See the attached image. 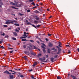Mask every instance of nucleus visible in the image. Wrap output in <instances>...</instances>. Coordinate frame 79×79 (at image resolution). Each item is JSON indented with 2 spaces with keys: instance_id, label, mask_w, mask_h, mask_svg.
Here are the masks:
<instances>
[{
  "instance_id": "obj_63",
  "label": "nucleus",
  "mask_w": 79,
  "mask_h": 79,
  "mask_svg": "<svg viewBox=\"0 0 79 79\" xmlns=\"http://www.w3.org/2000/svg\"><path fill=\"white\" fill-rule=\"evenodd\" d=\"M23 47L24 48H26V45H24Z\"/></svg>"
},
{
  "instance_id": "obj_14",
  "label": "nucleus",
  "mask_w": 79,
  "mask_h": 79,
  "mask_svg": "<svg viewBox=\"0 0 79 79\" xmlns=\"http://www.w3.org/2000/svg\"><path fill=\"white\" fill-rule=\"evenodd\" d=\"M48 53H50V49L48 48Z\"/></svg>"
},
{
  "instance_id": "obj_61",
  "label": "nucleus",
  "mask_w": 79,
  "mask_h": 79,
  "mask_svg": "<svg viewBox=\"0 0 79 79\" xmlns=\"http://www.w3.org/2000/svg\"><path fill=\"white\" fill-rule=\"evenodd\" d=\"M56 48H58H58H60V47H58V46H56Z\"/></svg>"
},
{
  "instance_id": "obj_27",
  "label": "nucleus",
  "mask_w": 79,
  "mask_h": 79,
  "mask_svg": "<svg viewBox=\"0 0 79 79\" xmlns=\"http://www.w3.org/2000/svg\"><path fill=\"white\" fill-rule=\"evenodd\" d=\"M43 51L44 53H45L46 52V51L45 50V49H43Z\"/></svg>"
},
{
  "instance_id": "obj_56",
  "label": "nucleus",
  "mask_w": 79,
  "mask_h": 79,
  "mask_svg": "<svg viewBox=\"0 0 79 79\" xmlns=\"http://www.w3.org/2000/svg\"><path fill=\"white\" fill-rule=\"evenodd\" d=\"M38 39L40 40V41H41V42H43V41H42V40H41V39H40V38H38Z\"/></svg>"
},
{
  "instance_id": "obj_48",
  "label": "nucleus",
  "mask_w": 79,
  "mask_h": 79,
  "mask_svg": "<svg viewBox=\"0 0 79 79\" xmlns=\"http://www.w3.org/2000/svg\"><path fill=\"white\" fill-rule=\"evenodd\" d=\"M40 25H37L36 26V27H40Z\"/></svg>"
},
{
  "instance_id": "obj_13",
  "label": "nucleus",
  "mask_w": 79,
  "mask_h": 79,
  "mask_svg": "<svg viewBox=\"0 0 79 79\" xmlns=\"http://www.w3.org/2000/svg\"><path fill=\"white\" fill-rule=\"evenodd\" d=\"M39 11H43V9H42V7H41L39 9Z\"/></svg>"
},
{
  "instance_id": "obj_31",
  "label": "nucleus",
  "mask_w": 79,
  "mask_h": 79,
  "mask_svg": "<svg viewBox=\"0 0 79 79\" xmlns=\"http://www.w3.org/2000/svg\"><path fill=\"white\" fill-rule=\"evenodd\" d=\"M15 31L17 32H19V31L18 29H15Z\"/></svg>"
},
{
  "instance_id": "obj_26",
  "label": "nucleus",
  "mask_w": 79,
  "mask_h": 79,
  "mask_svg": "<svg viewBox=\"0 0 79 79\" xmlns=\"http://www.w3.org/2000/svg\"><path fill=\"white\" fill-rule=\"evenodd\" d=\"M21 4H18L17 5V6H18V7H21Z\"/></svg>"
},
{
  "instance_id": "obj_10",
  "label": "nucleus",
  "mask_w": 79,
  "mask_h": 79,
  "mask_svg": "<svg viewBox=\"0 0 79 79\" xmlns=\"http://www.w3.org/2000/svg\"><path fill=\"white\" fill-rule=\"evenodd\" d=\"M13 34H14V36H15V35L16 37L18 36V34H17V33H16V32H13Z\"/></svg>"
},
{
  "instance_id": "obj_24",
  "label": "nucleus",
  "mask_w": 79,
  "mask_h": 79,
  "mask_svg": "<svg viewBox=\"0 0 79 79\" xmlns=\"http://www.w3.org/2000/svg\"><path fill=\"white\" fill-rule=\"evenodd\" d=\"M9 71H11V72H13V73H16V72L13 71V70H9Z\"/></svg>"
},
{
  "instance_id": "obj_35",
  "label": "nucleus",
  "mask_w": 79,
  "mask_h": 79,
  "mask_svg": "<svg viewBox=\"0 0 79 79\" xmlns=\"http://www.w3.org/2000/svg\"><path fill=\"white\" fill-rule=\"evenodd\" d=\"M58 55H56L55 56H54V58H56L57 57H58Z\"/></svg>"
},
{
  "instance_id": "obj_28",
  "label": "nucleus",
  "mask_w": 79,
  "mask_h": 79,
  "mask_svg": "<svg viewBox=\"0 0 79 79\" xmlns=\"http://www.w3.org/2000/svg\"><path fill=\"white\" fill-rule=\"evenodd\" d=\"M8 21H11V22L12 21V22H15V23H17V22L16 21H15V20H13L12 21H11L10 20H9Z\"/></svg>"
},
{
  "instance_id": "obj_51",
  "label": "nucleus",
  "mask_w": 79,
  "mask_h": 79,
  "mask_svg": "<svg viewBox=\"0 0 79 79\" xmlns=\"http://www.w3.org/2000/svg\"><path fill=\"white\" fill-rule=\"evenodd\" d=\"M8 49H9L10 50H13V48H8Z\"/></svg>"
},
{
  "instance_id": "obj_44",
  "label": "nucleus",
  "mask_w": 79,
  "mask_h": 79,
  "mask_svg": "<svg viewBox=\"0 0 79 79\" xmlns=\"http://www.w3.org/2000/svg\"><path fill=\"white\" fill-rule=\"evenodd\" d=\"M3 26L4 27H8V26H7V25H4Z\"/></svg>"
},
{
  "instance_id": "obj_43",
  "label": "nucleus",
  "mask_w": 79,
  "mask_h": 79,
  "mask_svg": "<svg viewBox=\"0 0 79 79\" xmlns=\"http://www.w3.org/2000/svg\"><path fill=\"white\" fill-rule=\"evenodd\" d=\"M48 36H51V35H52V34H50L49 33H48Z\"/></svg>"
},
{
  "instance_id": "obj_2",
  "label": "nucleus",
  "mask_w": 79,
  "mask_h": 79,
  "mask_svg": "<svg viewBox=\"0 0 79 79\" xmlns=\"http://www.w3.org/2000/svg\"><path fill=\"white\" fill-rule=\"evenodd\" d=\"M26 23L27 24H28V25H29V24H30V25H31V26H33L35 28H37V27L35 26V25L31 24V23L30 22H27Z\"/></svg>"
},
{
  "instance_id": "obj_19",
  "label": "nucleus",
  "mask_w": 79,
  "mask_h": 79,
  "mask_svg": "<svg viewBox=\"0 0 79 79\" xmlns=\"http://www.w3.org/2000/svg\"><path fill=\"white\" fill-rule=\"evenodd\" d=\"M12 8H14V9H15V10H18V8H16L14 6H12Z\"/></svg>"
},
{
  "instance_id": "obj_8",
  "label": "nucleus",
  "mask_w": 79,
  "mask_h": 79,
  "mask_svg": "<svg viewBox=\"0 0 79 79\" xmlns=\"http://www.w3.org/2000/svg\"><path fill=\"white\" fill-rule=\"evenodd\" d=\"M71 77H72L73 79H77V78H76V76L73 75H71Z\"/></svg>"
},
{
  "instance_id": "obj_42",
  "label": "nucleus",
  "mask_w": 79,
  "mask_h": 79,
  "mask_svg": "<svg viewBox=\"0 0 79 79\" xmlns=\"http://www.w3.org/2000/svg\"><path fill=\"white\" fill-rule=\"evenodd\" d=\"M42 45H43V46H44V47H46V45H45V44H44V43H42Z\"/></svg>"
},
{
  "instance_id": "obj_18",
  "label": "nucleus",
  "mask_w": 79,
  "mask_h": 79,
  "mask_svg": "<svg viewBox=\"0 0 79 79\" xmlns=\"http://www.w3.org/2000/svg\"><path fill=\"white\" fill-rule=\"evenodd\" d=\"M6 24H10V22L6 21Z\"/></svg>"
},
{
  "instance_id": "obj_55",
  "label": "nucleus",
  "mask_w": 79,
  "mask_h": 79,
  "mask_svg": "<svg viewBox=\"0 0 79 79\" xmlns=\"http://www.w3.org/2000/svg\"><path fill=\"white\" fill-rule=\"evenodd\" d=\"M36 42H37V43H38V44H40V42H39V41H37Z\"/></svg>"
},
{
  "instance_id": "obj_36",
  "label": "nucleus",
  "mask_w": 79,
  "mask_h": 79,
  "mask_svg": "<svg viewBox=\"0 0 79 79\" xmlns=\"http://www.w3.org/2000/svg\"><path fill=\"white\" fill-rule=\"evenodd\" d=\"M60 51H58V52L56 53V54H57V55H59V54H60Z\"/></svg>"
},
{
  "instance_id": "obj_7",
  "label": "nucleus",
  "mask_w": 79,
  "mask_h": 79,
  "mask_svg": "<svg viewBox=\"0 0 79 79\" xmlns=\"http://www.w3.org/2000/svg\"><path fill=\"white\" fill-rule=\"evenodd\" d=\"M30 54H31L32 55H33L34 56H35L36 55V54L35 52H33L32 51H31L30 53Z\"/></svg>"
},
{
  "instance_id": "obj_40",
  "label": "nucleus",
  "mask_w": 79,
  "mask_h": 79,
  "mask_svg": "<svg viewBox=\"0 0 79 79\" xmlns=\"http://www.w3.org/2000/svg\"><path fill=\"white\" fill-rule=\"evenodd\" d=\"M24 38H25V37L21 36V37H20V39H24Z\"/></svg>"
},
{
  "instance_id": "obj_22",
  "label": "nucleus",
  "mask_w": 79,
  "mask_h": 79,
  "mask_svg": "<svg viewBox=\"0 0 79 79\" xmlns=\"http://www.w3.org/2000/svg\"><path fill=\"white\" fill-rule=\"evenodd\" d=\"M25 59V60H27V56H25L24 57H23V58H24Z\"/></svg>"
},
{
  "instance_id": "obj_34",
  "label": "nucleus",
  "mask_w": 79,
  "mask_h": 79,
  "mask_svg": "<svg viewBox=\"0 0 79 79\" xmlns=\"http://www.w3.org/2000/svg\"><path fill=\"white\" fill-rule=\"evenodd\" d=\"M35 19H36V20H39V18L36 17Z\"/></svg>"
},
{
  "instance_id": "obj_9",
  "label": "nucleus",
  "mask_w": 79,
  "mask_h": 79,
  "mask_svg": "<svg viewBox=\"0 0 79 79\" xmlns=\"http://www.w3.org/2000/svg\"><path fill=\"white\" fill-rule=\"evenodd\" d=\"M37 62H35L32 65V66L34 67V66H35V65H37Z\"/></svg>"
},
{
  "instance_id": "obj_12",
  "label": "nucleus",
  "mask_w": 79,
  "mask_h": 79,
  "mask_svg": "<svg viewBox=\"0 0 79 79\" xmlns=\"http://www.w3.org/2000/svg\"><path fill=\"white\" fill-rule=\"evenodd\" d=\"M34 12L35 13H40V12L38 11V10H36L34 11Z\"/></svg>"
},
{
  "instance_id": "obj_38",
  "label": "nucleus",
  "mask_w": 79,
  "mask_h": 79,
  "mask_svg": "<svg viewBox=\"0 0 79 79\" xmlns=\"http://www.w3.org/2000/svg\"><path fill=\"white\" fill-rule=\"evenodd\" d=\"M41 47H42V48H44V49H46V48H45V47L43 46L42 45L41 46Z\"/></svg>"
},
{
  "instance_id": "obj_64",
  "label": "nucleus",
  "mask_w": 79,
  "mask_h": 79,
  "mask_svg": "<svg viewBox=\"0 0 79 79\" xmlns=\"http://www.w3.org/2000/svg\"><path fill=\"white\" fill-rule=\"evenodd\" d=\"M10 24H14V22H10Z\"/></svg>"
},
{
  "instance_id": "obj_5",
  "label": "nucleus",
  "mask_w": 79,
  "mask_h": 79,
  "mask_svg": "<svg viewBox=\"0 0 79 79\" xmlns=\"http://www.w3.org/2000/svg\"><path fill=\"white\" fill-rule=\"evenodd\" d=\"M24 53L25 54H26V55L27 56H28V55H29L30 54H31V53H29V52L24 51Z\"/></svg>"
},
{
  "instance_id": "obj_30",
  "label": "nucleus",
  "mask_w": 79,
  "mask_h": 79,
  "mask_svg": "<svg viewBox=\"0 0 79 79\" xmlns=\"http://www.w3.org/2000/svg\"><path fill=\"white\" fill-rule=\"evenodd\" d=\"M31 5H34V6H35V3H34V2H33L32 3H31Z\"/></svg>"
},
{
  "instance_id": "obj_50",
  "label": "nucleus",
  "mask_w": 79,
  "mask_h": 79,
  "mask_svg": "<svg viewBox=\"0 0 79 79\" xmlns=\"http://www.w3.org/2000/svg\"><path fill=\"white\" fill-rule=\"evenodd\" d=\"M17 29H18V30H21V28L19 27L17 28Z\"/></svg>"
},
{
  "instance_id": "obj_23",
  "label": "nucleus",
  "mask_w": 79,
  "mask_h": 79,
  "mask_svg": "<svg viewBox=\"0 0 79 79\" xmlns=\"http://www.w3.org/2000/svg\"><path fill=\"white\" fill-rule=\"evenodd\" d=\"M38 21L37 20H35L34 21V23H36V24H38Z\"/></svg>"
},
{
  "instance_id": "obj_1",
  "label": "nucleus",
  "mask_w": 79,
  "mask_h": 79,
  "mask_svg": "<svg viewBox=\"0 0 79 79\" xmlns=\"http://www.w3.org/2000/svg\"><path fill=\"white\" fill-rule=\"evenodd\" d=\"M4 73L5 74H9V75H10V74H11V73H10L7 70H6L4 71Z\"/></svg>"
},
{
  "instance_id": "obj_32",
  "label": "nucleus",
  "mask_w": 79,
  "mask_h": 79,
  "mask_svg": "<svg viewBox=\"0 0 79 79\" xmlns=\"http://www.w3.org/2000/svg\"><path fill=\"white\" fill-rule=\"evenodd\" d=\"M39 56H42V54H39L37 56V57L39 58Z\"/></svg>"
},
{
  "instance_id": "obj_54",
  "label": "nucleus",
  "mask_w": 79,
  "mask_h": 79,
  "mask_svg": "<svg viewBox=\"0 0 79 79\" xmlns=\"http://www.w3.org/2000/svg\"><path fill=\"white\" fill-rule=\"evenodd\" d=\"M36 8H37V6H35L33 7V9H34H34Z\"/></svg>"
},
{
  "instance_id": "obj_3",
  "label": "nucleus",
  "mask_w": 79,
  "mask_h": 79,
  "mask_svg": "<svg viewBox=\"0 0 79 79\" xmlns=\"http://www.w3.org/2000/svg\"><path fill=\"white\" fill-rule=\"evenodd\" d=\"M39 60H40V61H41L43 62H44L45 60V58L44 57L43 59H42V58H40L39 59Z\"/></svg>"
},
{
  "instance_id": "obj_33",
  "label": "nucleus",
  "mask_w": 79,
  "mask_h": 79,
  "mask_svg": "<svg viewBox=\"0 0 79 79\" xmlns=\"http://www.w3.org/2000/svg\"><path fill=\"white\" fill-rule=\"evenodd\" d=\"M34 49H36V50H37V47H36L35 46H34Z\"/></svg>"
},
{
  "instance_id": "obj_53",
  "label": "nucleus",
  "mask_w": 79,
  "mask_h": 79,
  "mask_svg": "<svg viewBox=\"0 0 79 79\" xmlns=\"http://www.w3.org/2000/svg\"><path fill=\"white\" fill-rule=\"evenodd\" d=\"M30 11H31V10H27V12H28V13L30 12Z\"/></svg>"
},
{
  "instance_id": "obj_58",
  "label": "nucleus",
  "mask_w": 79,
  "mask_h": 79,
  "mask_svg": "<svg viewBox=\"0 0 79 79\" xmlns=\"http://www.w3.org/2000/svg\"><path fill=\"white\" fill-rule=\"evenodd\" d=\"M0 5H3V2H0Z\"/></svg>"
},
{
  "instance_id": "obj_59",
  "label": "nucleus",
  "mask_w": 79,
  "mask_h": 79,
  "mask_svg": "<svg viewBox=\"0 0 79 79\" xmlns=\"http://www.w3.org/2000/svg\"><path fill=\"white\" fill-rule=\"evenodd\" d=\"M66 47H70V46H69V45H66Z\"/></svg>"
},
{
  "instance_id": "obj_46",
  "label": "nucleus",
  "mask_w": 79,
  "mask_h": 79,
  "mask_svg": "<svg viewBox=\"0 0 79 79\" xmlns=\"http://www.w3.org/2000/svg\"><path fill=\"white\" fill-rule=\"evenodd\" d=\"M1 48H2V49H3L4 48V47H3V46H1Z\"/></svg>"
},
{
  "instance_id": "obj_52",
  "label": "nucleus",
  "mask_w": 79,
  "mask_h": 79,
  "mask_svg": "<svg viewBox=\"0 0 79 79\" xmlns=\"http://www.w3.org/2000/svg\"><path fill=\"white\" fill-rule=\"evenodd\" d=\"M13 52V50L11 51L10 52V53H12Z\"/></svg>"
},
{
  "instance_id": "obj_45",
  "label": "nucleus",
  "mask_w": 79,
  "mask_h": 79,
  "mask_svg": "<svg viewBox=\"0 0 79 79\" xmlns=\"http://www.w3.org/2000/svg\"><path fill=\"white\" fill-rule=\"evenodd\" d=\"M20 77H24V76H23V75H20Z\"/></svg>"
},
{
  "instance_id": "obj_57",
  "label": "nucleus",
  "mask_w": 79,
  "mask_h": 79,
  "mask_svg": "<svg viewBox=\"0 0 79 79\" xmlns=\"http://www.w3.org/2000/svg\"><path fill=\"white\" fill-rule=\"evenodd\" d=\"M59 45H61V42H59Z\"/></svg>"
},
{
  "instance_id": "obj_15",
  "label": "nucleus",
  "mask_w": 79,
  "mask_h": 79,
  "mask_svg": "<svg viewBox=\"0 0 79 79\" xmlns=\"http://www.w3.org/2000/svg\"><path fill=\"white\" fill-rule=\"evenodd\" d=\"M54 60V58H53V57L51 59V61L52 62H54V61H53Z\"/></svg>"
},
{
  "instance_id": "obj_62",
  "label": "nucleus",
  "mask_w": 79,
  "mask_h": 79,
  "mask_svg": "<svg viewBox=\"0 0 79 79\" xmlns=\"http://www.w3.org/2000/svg\"><path fill=\"white\" fill-rule=\"evenodd\" d=\"M29 1L30 2H33V0H29Z\"/></svg>"
},
{
  "instance_id": "obj_49",
  "label": "nucleus",
  "mask_w": 79,
  "mask_h": 79,
  "mask_svg": "<svg viewBox=\"0 0 79 79\" xmlns=\"http://www.w3.org/2000/svg\"><path fill=\"white\" fill-rule=\"evenodd\" d=\"M31 78L34 79V76H33V75H32L31 77Z\"/></svg>"
},
{
  "instance_id": "obj_17",
  "label": "nucleus",
  "mask_w": 79,
  "mask_h": 79,
  "mask_svg": "<svg viewBox=\"0 0 79 79\" xmlns=\"http://www.w3.org/2000/svg\"><path fill=\"white\" fill-rule=\"evenodd\" d=\"M14 25L16 26H19V24L18 23H14Z\"/></svg>"
},
{
  "instance_id": "obj_29",
  "label": "nucleus",
  "mask_w": 79,
  "mask_h": 79,
  "mask_svg": "<svg viewBox=\"0 0 79 79\" xmlns=\"http://www.w3.org/2000/svg\"><path fill=\"white\" fill-rule=\"evenodd\" d=\"M61 77H59V76H58L57 77V79H61Z\"/></svg>"
},
{
  "instance_id": "obj_20",
  "label": "nucleus",
  "mask_w": 79,
  "mask_h": 79,
  "mask_svg": "<svg viewBox=\"0 0 79 79\" xmlns=\"http://www.w3.org/2000/svg\"><path fill=\"white\" fill-rule=\"evenodd\" d=\"M26 32H24V35H23V37H25V36H26Z\"/></svg>"
},
{
  "instance_id": "obj_25",
  "label": "nucleus",
  "mask_w": 79,
  "mask_h": 79,
  "mask_svg": "<svg viewBox=\"0 0 79 79\" xmlns=\"http://www.w3.org/2000/svg\"><path fill=\"white\" fill-rule=\"evenodd\" d=\"M12 39L13 40H16V38L14 37H13L12 38Z\"/></svg>"
},
{
  "instance_id": "obj_47",
  "label": "nucleus",
  "mask_w": 79,
  "mask_h": 79,
  "mask_svg": "<svg viewBox=\"0 0 79 79\" xmlns=\"http://www.w3.org/2000/svg\"><path fill=\"white\" fill-rule=\"evenodd\" d=\"M46 58H48V55H46V56L45 57Z\"/></svg>"
},
{
  "instance_id": "obj_60",
  "label": "nucleus",
  "mask_w": 79,
  "mask_h": 79,
  "mask_svg": "<svg viewBox=\"0 0 79 79\" xmlns=\"http://www.w3.org/2000/svg\"><path fill=\"white\" fill-rule=\"evenodd\" d=\"M45 40H46V41H48V39H47V38L45 39Z\"/></svg>"
},
{
  "instance_id": "obj_6",
  "label": "nucleus",
  "mask_w": 79,
  "mask_h": 79,
  "mask_svg": "<svg viewBox=\"0 0 79 79\" xmlns=\"http://www.w3.org/2000/svg\"><path fill=\"white\" fill-rule=\"evenodd\" d=\"M32 45H29V46L27 47V50H29L31 48H32Z\"/></svg>"
},
{
  "instance_id": "obj_39",
  "label": "nucleus",
  "mask_w": 79,
  "mask_h": 79,
  "mask_svg": "<svg viewBox=\"0 0 79 79\" xmlns=\"http://www.w3.org/2000/svg\"><path fill=\"white\" fill-rule=\"evenodd\" d=\"M58 50L59 51H61V48H58Z\"/></svg>"
},
{
  "instance_id": "obj_4",
  "label": "nucleus",
  "mask_w": 79,
  "mask_h": 79,
  "mask_svg": "<svg viewBox=\"0 0 79 79\" xmlns=\"http://www.w3.org/2000/svg\"><path fill=\"white\" fill-rule=\"evenodd\" d=\"M48 46L49 47H52L53 46V44L52 43H48Z\"/></svg>"
},
{
  "instance_id": "obj_16",
  "label": "nucleus",
  "mask_w": 79,
  "mask_h": 79,
  "mask_svg": "<svg viewBox=\"0 0 79 79\" xmlns=\"http://www.w3.org/2000/svg\"><path fill=\"white\" fill-rule=\"evenodd\" d=\"M21 41L22 42H24V41H27V40H26V39H22Z\"/></svg>"
},
{
  "instance_id": "obj_41",
  "label": "nucleus",
  "mask_w": 79,
  "mask_h": 79,
  "mask_svg": "<svg viewBox=\"0 0 79 79\" xmlns=\"http://www.w3.org/2000/svg\"><path fill=\"white\" fill-rule=\"evenodd\" d=\"M30 42H32L33 43H34V41H33V40H30Z\"/></svg>"
},
{
  "instance_id": "obj_21",
  "label": "nucleus",
  "mask_w": 79,
  "mask_h": 79,
  "mask_svg": "<svg viewBox=\"0 0 79 79\" xmlns=\"http://www.w3.org/2000/svg\"><path fill=\"white\" fill-rule=\"evenodd\" d=\"M10 3L11 5H16V4L14 3V2H11Z\"/></svg>"
},
{
  "instance_id": "obj_11",
  "label": "nucleus",
  "mask_w": 79,
  "mask_h": 79,
  "mask_svg": "<svg viewBox=\"0 0 79 79\" xmlns=\"http://www.w3.org/2000/svg\"><path fill=\"white\" fill-rule=\"evenodd\" d=\"M52 50H54V51H57V49L55 48H53L51 49Z\"/></svg>"
},
{
  "instance_id": "obj_37",
  "label": "nucleus",
  "mask_w": 79,
  "mask_h": 79,
  "mask_svg": "<svg viewBox=\"0 0 79 79\" xmlns=\"http://www.w3.org/2000/svg\"><path fill=\"white\" fill-rule=\"evenodd\" d=\"M68 76L69 77H71V75H70L69 74H68Z\"/></svg>"
}]
</instances>
